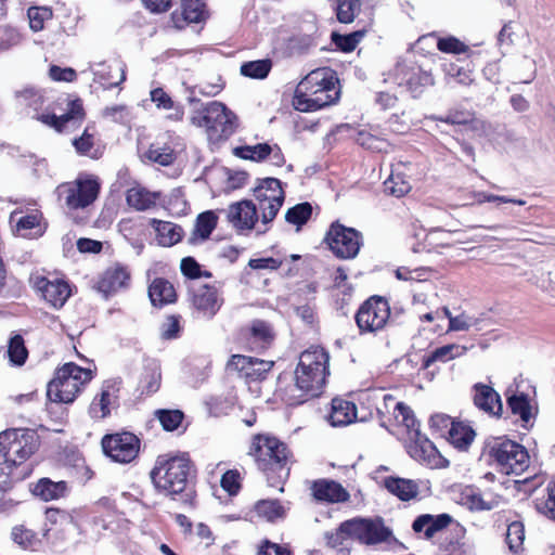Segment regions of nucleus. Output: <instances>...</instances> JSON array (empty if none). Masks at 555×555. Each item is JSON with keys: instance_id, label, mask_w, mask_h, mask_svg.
<instances>
[{"instance_id": "nucleus-28", "label": "nucleus", "mask_w": 555, "mask_h": 555, "mask_svg": "<svg viewBox=\"0 0 555 555\" xmlns=\"http://www.w3.org/2000/svg\"><path fill=\"white\" fill-rule=\"evenodd\" d=\"M452 521L449 514L430 515L423 514L418 516L412 525L415 532H424L426 539H431L437 532L447 528Z\"/></svg>"}, {"instance_id": "nucleus-3", "label": "nucleus", "mask_w": 555, "mask_h": 555, "mask_svg": "<svg viewBox=\"0 0 555 555\" xmlns=\"http://www.w3.org/2000/svg\"><path fill=\"white\" fill-rule=\"evenodd\" d=\"M338 95L334 73L325 67L318 68L297 85L293 106L300 112H314L335 103Z\"/></svg>"}, {"instance_id": "nucleus-19", "label": "nucleus", "mask_w": 555, "mask_h": 555, "mask_svg": "<svg viewBox=\"0 0 555 555\" xmlns=\"http://www.w3.org/2000/svg\"><path fill=\"white\" fill-rule=\"evenodd\" d=\"M223 211L229 223L238 232L251 231L259 219L257 206L249 199L235 202Z\"/></svg>"}, {"instance_id": "nucleus-2", "label": "nucleus", "mask_w": 555, "mask_h": 555, "mask_svg": "<svg viewBox=\"0 0 555 555\" xmlns=\"http://www.w3.org/2000/svg\"><path fill=\"white\" fill-rule=\"evenodd\" d=\"M328 353L321 347H311L299 357L295 370V384L284 392L288 405H298L309 397H317L322 391L328 371Z\"/></svg>"}, {"instance_id": "nucleus-22", "label": "nucleus", "mask_w": 555, "mask_h": 555, "mask_svg": "<svg viewBox=\"0 0 555 555\" xmlns=\"http://www.w3.org/2000/svg\"><path fill=\"white\" fill-rule=\"evenodd\" d=\"M36 287L44 300L55 308H61L70 295L68 284L60 280L51 281L47 278H39L36 281Z\"/></svg>"}, {"instance_id": "nucleus-24", "label": "nucleus", "mask_w": 555, "mask_h": 555, "mask_svg": "<svg viewBox=\"0 0 555 555\" xmlns=\"http://www.w3.org/2000/svg\"><path fill=\"white\" fill-rule=\"evenodd\" d=\"M286 511L278 500H259L245 514L250 521L274 522L285 517Z\"/></svg>"}, {"instance_id": "nucleus-46", "label": "nucleus", "mask_w": 555, "mask_h": 555, "mask_svg": "<svg viewBox=\"0 0 555 555\" xmlns=\"http://www.w3.org/2000/svg\"><path fill=\"white\" fill-rule=\"evenodd\" d=\"M40 219L41 214L38 211L22 217H17L16 211L11 215V222H15L16 231L24 237L30 234L28 231L39 228Z\"/></svg>"}, {"instance_id": "nucleus-53", "label": "nucleus", "mask_w": 555, "mask_h": 555, "mask_svg": "<svg viewBox=\"0 0 555 555\" xmlns=\"http://www.w3.org/2000/svg\"><path fill=\"white\" fill-rule=\"evenodd\" d=\"M363 30L353 31L348 35H339L337 33L332 34V41L335 43V46L344 51V52H351L356 49L358 43L362 40L364 37Z\"/></svg>"}, {"instance_id": "nucleus-10", "label": "nucleus", "mask_w": 555, "mask_h": 555, "mask_svg": "<svg viewBox=\"0 0 555 555\" xmlns=\"http://www.w3.org/2000/svg\"><path fill=\"white\" fill-rule=\"evenodd\" d=\"M257 211L260 210L262 224L273 221L284 203L282 183L275 178H264L254 189Z\"/></svg>"}, {"instance_id": "nucleus-51", "label": "nucleus", "mask_w": 555, "mask_h": 555, "mask_svg": "<svg viewBox=\"0 0 555 555\" xmlns=\"http://www.w3.org/2000/svg\"><path fill=\"white\" fill-rule=\"evenodd\" d=\"M525 541V527L520 521H513L506 531V542L511 552L518 554Z\"/></svg>"}, {"instance_id": "nucleus-61", "label": "nucleus", "mask_w": 555, "mask_h": 555, "mask_svg": "<svg viewBox=\"0 0 555 555\" xmlns=\"http://www.w3.org/2000/svg\"><path fill=\"white\" fill-rule=\"evenodd\" d=\"M479 319L462 313L456 317H450L449 331H467L470 327H478Z\"/></svg>"}, {"instance_id": "nucleus-56", "label": "nucleus", "mask_w": 555, "mask_h": 555, "mask_svg": "<svg viewBox=\"0 0 555 555\" xmlns=\"http://www.w3.org/2000/svg\"><path fill=\"white\" fill-rule=\"evenodd\" d=\"M395 273L396 278L401 281L423 282L429 279L431 270L424 267L415 269H410L408 267H399Z\"/></svg>"}, {"instance_id": "nucleus-49", "label": "nucleus", "mask_w": 555, "mask_h": 555, "mask_svg": "<svg viewBox=\"0 0 555 555\" xmlns=\"http://www.w3.org/2000/svg\"><path fill=\"white\" fill-rule=\"evenodd\" d=\"M250 338L258 347H267L273 338L270 325L264 321L255 320L250 326Z\"/></svg>"}, {"instance_id": "nucleus-59", "label": "nucleus", "mask_w": 555, "mask_h": 555, "mask_svg": "<svg viewBox=\"0 0 555 555\" xmlns=\"http://www.w3.org/2000/svg\"><path fill=\"white\" fill-rule=\"evenodd\" d=\"M358 10V0H338L337 18L341 23H351L354 20L356 12Z\"/></svg>"}, {"instance_id": "nucleus-54", "label": "nucleus", "mask_w": 555, "mask_h": 555, "mask_svg": "<svg viewBox=\"0 0 555 555\" xmlns=\"http://www.w3.org/2000/svg\"><path fill=\"white\" fill-rule=\"evenodd\" d=\"M155 415L167 431L177 429L183 420V413L179 410H158Z\"/></svg>"}, {"instance_id": "nucleus-58", "label": "nucleus", "mask_w": 555, "mask_h": 555, "mask_svg": "<svg viewBox=\"0 0 555 555\" xmlns=\"http://www.w3.org/2000/svg\"><path fill=\"white\" fill-rule=\"evenodd\" d=\"M17 99H21L23 103L35 111L39 109L43 104V95L40 91L35 88L27 87L15 93Z\"/></svg>"}, {"instance_id": "nucleus-15", "label": "nucleus", "mask_w": 555, "mask_h": 555, "mask_svg": "<svg viewBox=\"0 0 555 555\" xmlns=\"http://www.w3.org/2000/svg\"><path fill=\"white\" fill-rule=\"evenodd\" d=\"M190 300L196 312L206 319H212L223 305V298L215 286L193 283L190 286Z\"/></svg>"}, {"instance_id": "nucleus-4", "label": "nucleus", "mask_w": 555, "mask_h": 555, "mask_svg": "<svg viewBox=\"0 0 555 555\" xmlns=\"http://www.w3.org/2000/svg\"><path fill=\"white\" fill-rule=\"evenodd\" d=\"M248 454L255 457L258 468L262 470L268 480L274 477L278 481L285 480L289 475L287 447L274 437L258 435L254 438Z\"/></svg>"}, {"instance_id": "nucleus-5", "label": "nucleus", "mask_w": 555, "mask_h": 555, "mask_svg": "<svg viewBox=\"0 0 555 555\" xmlns=\"http://www.w3.org/2000/svg\"><path fill=\"white\" fill-rule=\"evenodd\" d=\"M35 431L23 428L4 430L0 434L1 474L10 476L13 469L27 461L38 449Z\"/></svg>"}, {"instance_id": "nucleus-30", "label": "nucleus", "mask_w": 555, "mask_h": 555, "mask_svg": "<svg viewBox=\"0 0 555 555\" xmlns=\"http://www.w3.org/2000/svg\"><path fill=\"white\" fill-rule=\"evenodd\" d=\"M357 418L354 403L340 398L332 400V411L328 421L334 427H341L351 424Z\"/></svg>"}, {"instance_id": "nucleus-12", "label": "nucleus", "mask_w": 555, "mask_h": 555, "mask_svg": "<svg viewBox=\"0 0 555 555\" xmlns=\"http://www.w3.org/2000/svg\"><path fill=\"white\" fill-rule=\"evenodd\" d=\"M325 241L333 254L341 259L354 258L363 244V237L359 231L338 222L332 223Z\"/></svg>"}, {"instance_id": "nucleus-8", "label": "nucleus", "mask_w": 555, "mask_h": 555, "mask_svg": "<svg viewBox=\"0 0 555 555\" xmlns=\"http://www.w3.org/2000/svg\"><path fill=\"white\" fill-rule=\"evenodd\" d=\"M486 448L503 474L520 475L529 466L527 450L515 441L498 437L489 440Z\"/></svg>"}, {"instance_id": "nucleus-39", "label": "nucleus", "mask_w": 555, "mask_h": 555, "mask_svg": "<svg viewBox=\"0 0 555 555\" xmlns=\"http://www.w3.org/2000/svg\"><path fill=\"white\" fill-rule=\"evenodd\" d=\"M145 157L160 166H169L173 163L176 155L173 149L168 144L155 142L146 151Z\"/></svg>"}, {"instance_id": "nucleus-32", "label": "nucleus", "mask_w": 555, "mask_h": 555, "mask_svg": "<svg viewBox=\"0 0 555 555\" xmlns=\"http://www.w3.org/2000/svg\"><path fill=\"white\" fill-rule=\"evenodd\" d=\"M160 193L151 192L142 186H133L127 191V204L138 210L145 211L156 207Z\"/></svg>"}, {"instance_id": "nucleus-25", "label": "nucleus", "mask_w": 555, "mask_h": 555, "mask_svg": "<svg viewBox=\"0 0 555 555\" xmlns=\"http://www.w3.org/2000/svg\"><path fill=\"white\" fill-rule=\"evenodd\" d=\"M90 68L94 74V81L99 82L104 89L117 87L126 79L125 66L120 63L114 65L98 63L91 65Z\"/></svg>"}, {"instance_id": "nucleus-18", "label": "nucleus", "mask_w": 555, "mask_h": 555, "mask_svg": "<svg viewBox=\"0 0 555 555\" xmlns=\"http://www.w3.org/2000/svg\"><path fill=\"white\" fill-rule=\"evenodd\" d=\"M42 124L54 128L57 132H69L81 125L85 119L82 103L79 100L68 101L66 113L57 116L46 113L37 116Z\"/></svg>"}, {"instance_id": "nucleus-63", "label": "nucleus", "mask_w": 555, "mask_h": 555, "mask_svg": "<svg viewBox=\"0 0 555 555\" xmlns=\"http://www.w3.org/2000/svg\"><path fill=\"white\" fill-rule=\"evenodd\" d=\"M537 509L539 513L555 520V486L548 489V494L545 500L537 503Z\"/></svg>"}, {"instance_id": "nucleus-6", "label": "nucleus", "mask_w": 555, "mask_h": 555, "mask_svg": "<svg viewBox=\"0 0 555 555\" xmlns=\"http://www.w3.org/2000/svg\"><path fill=\"white\" fill-rule=\"evenodd\" d=\"M191 122L204 128L211 142L230 138L237 128V118L223 103L212 101L196 111Z\"/></svg>"}, {"instance_id": "nucleus-20", "label": "nucleus", "mask_w": 555, "mask_h": 555, "mask_svg": "<svg viewBox=\"0 0 555 555\" xmlns=\"http://www.w3.org/2000/svg\"><path fill=\"white\" fill-rule=\"evenodd\" d=\"M406 449L411 457L430 467H438L442 460L434 443L421 431L409 437Z\"/></svg>"}, {"instance_id": "nucleus-62", "label": "nucleus", "mask_w": 555, "mask_h": 555, "mask_svg": "<svg viewBox=\"0 0 555 555\" xmlns=\"http://www.w3.org/2000/svg\"><path fill=\"white\" fill-rule=\"evenodd\" d=\"M347 525V520L341 522L340 526L333 532H326L325 538L327 545L331 547H337L344 544L347 539H352L350 528H344Z\"/></svg>"}, {"instance_id": "nucleus-55", "label": "nucleus", "mask_w": 555, "mask_h": 555, "mask_svg": "<svg viewBox=\"0 0 555 555\" xmlns=\"http://www.w3.org/2000/svg\"><path fill=\"white\" fill-rule=\"evenodd\" d=\"M29 26L34 31L43 29L44 22L52 17V11L49 8L33 7L28 9Z\"/></svg>"}, {"instance_id": "nucleus-27", "label": "nucleus", "mask_w": 555, "mask_h": 555, "mask_svg": "<svg viewBox=\"0 0 555 555\" xmlns=\"http://www.w3.org/2000/svg\"><path fill=\"white\" fill-rule=\"evenodd\" d=\"M117 401L116 389L113 384H105L101 393L90 404L89 413L92 418L102 420L111 414Z\"/></svg>"}, {"instance_id": "nucleus-57", "label": "nucleus", "mask_w": 555, "mask_h": 555, "mask_svg": "<svg viewBox=\"0 0 555 555\" xmlns=\"http://www.w3.org/2000/svg\"><path fill=\"white\" fill-rule=\"evenodd\" d=\"M385 192L396 197H400L409 193L411 190V184L409 181L401 178L399 175L395 176L393 173L384 182Z\"/></svg>"}, {"instance_id": "nucleus-48", "label": "nucleus", "mask_w": 555, "mask_h": 555, "mask_svg": "<svg viewBox=\"0 0 555 555\" xmlns=\"http://www.w3.org/2000/svg\"><path fill=\"white\" fill-rule=\"evenodd\" d=\"M507 404L512 413L518 415L524 423H528L531 420V406L526 395L511 396L507 399Z\"/></svg>"}, {"instance_id": "nucleus-47", "label": "nucleus", "mask_w": 555, "mask_h": 555, "mask_svg": "<svg viewBox=\"0 0 555 555\" xmlns=\"http://www.w3.org/2000/svg\"><path fill=\"white\" fill-rule=\"evenodd\" d=\"M312 206L305 202L289 208L285 214V220L297 227L299 230L311 217Z\"/></svg>"}, {"instance_id": "nucleus-16", "label": "nucleus", "mask_w": 555, "mask_h": 555, "mask_svg": "<svg viewBox=\"0 0 555 555\" xmlns=\"http://www.w3.org/2000/svg\"><path fill=\"white\" fill-rule=\"evenodd\" d=\"M344 528H350L352 539L367 545L386 542L391 537V531L384 526L380 519L353 518L347 520Z\"/></svg>"}, {"instance_id": "nucleus-11", "label": "nucleus", "mask_w": 555, "mask_h": 555, "mask_svg": "<svg viewBox=\"0 0 555 555\" xmlns=\"http://www.w3.org/2000/svg\"><path fill=\"white\" fill-rule=\"evenodd\" d=\"M392 76L395 82L399 87H404L413 98H418L423 94L425 89L435 83L430 72L425 70L415 62L408 60L397 63Z\"/></svg>"}, {"instance_id": "nucleus-21", "label": "nucleus", "mask_w": 555, "mask_h": 555, "mask_svg": "<svg viewBox=\"0 0 555 555\" xmlns=\"http://www.w3.org/2000/svg\"><path fill=\"white\" fill-rule=\"evenodd\" d=\"M130 280L131 274L128 267L115 263L103 272L98 282V289L106 295L116 293L120 289L128 288Z\"/></svg>"}, {"instance_id": "nucleus-64", "label": "nucleus", "mask_w": 555, "mask_h": 555, "mask_svg": "<svg viewBox=\"0 0 555 555\" xmlns=\"http://www.w3.org/2000/svg\"><path fill=\"white\" fill-rule=\"evenodd\" d=\"M258 555H292L286 546L264 540L258 547Z\"/></svg>"}, {"instance_id": "nucleus-60", "label": "nucleus", "mask_w": 555, "mask_h": 555, "mask_svg": "<svg viewBox=\"0 0 555 555\" xmlns=\"http://www.w3.org/2000/svg\"><path fill=\"white\" fill-rule=\"evenodd\" d=\"M22 40L17 29L11 26L0 27V52L17 46Z\"/></svg>"}, {"instance_id": "nucleus-7", "label": "nucleus", "mask_w": 555, "mask_h": 555, "mask_svg": "<svg viewBox=\"0 0 555 555\" xmlns=\"http://www.w3.org/2000/svg\"><path fill=\"white\" fill-rule=\"evenodd\" d=\"M92 378L91 370L80 367L73 362L65 363L49 383L47 396L53 402L72 403Z\"/></svg>"}, {"instance_id": "nucleus-43", "label": "nucleus", "mask_w": 555, "mask_h": 555, "mask_svg": "<svg viewBox=\"0 0 555 555\" xmlns=\"http://www.w3.org/2000/svg\"><path fill=\"white\" fill-rule=\"evenodd\" d=\"M269 143H258L255 145H243L237 146L233 150L235 156L242 159H248L253 162H262L267 159L270 154Z\"/></svg>"}, {"instance_id": "nucleus-33", "label": "nucleus", "mask_w": 555, "mask_h": 555, "mask_svg": "<svg viewBox=\"0 0 555 555\" xmlns=\"http://www.w3.org/2000/svg\"><path fill=\"white\" fill-rule=\"evenodd\" d=\"M73 145L79 155L98 159L102 155V146L94 135L93 128L87 127L79 138L73 140Z\"/></svg>"}, {"instance_id": "nucleus-14", "label": "nucleus", "mask_w": 555, "mask_h": 555, "mask_svg": "<svg viewBox=\"0 0 555 555\" xmlns=\"http://www.w3.org/2000/svg\"><path fill=\"white\" fill-rule=\"evenodd\" d=\"M104 453L117 463H130L140 450V440L131 433L106 435L102 439Z\"/></svg>"}, {"instance_id": "nucleus-52", "label": "nucleus", "mask_w": 555, "mask_h": 555, "mask_svg": "<svg viewBox=\"0 0 555 555\" xmlns=\"http://www.w3.org/2000/svg\"><path fill=\"white\" fill-rule=\"evenodd\" d=\"M271 69V62L269 60H257L246 62L241 66V74L254 79H263L268 76Z\"/></svg>"}, {"instance_id": "nucleus-34", "label": "nucleus", "mask_w": 555, "mask_h": 555, "mask_svg": "<svg viewBox=\"0 0 555 555\" xmlns=\"http://www.w3.org/2000/svg\"><path fill=\"white\" fill-rule=\"evenodd\" d=\"M149 297L153 306L163 307L176 300V292L170 282L158 278L151 283Z\"/></svg>"}, {"instance_id": "nucleus-29", "label": "nucleus", "mask_w": 555, "mask_h": 555, "mask_svg": "<svg viewBox=\"0 0 555 555\" xmlns=\"http://www.w3.org/2000/svg\"><path fill=\"white\" fill-rule=\"evenodd\" d=\"M385 488L401 501H410L415 499L420 492V485L416 480L400 478V477H386L384 479Z\"/></svg>"}, {"instance_id": "nucleus-38", "label": "nucleus", "mask_w": 555, "mask_h": 555, "mask_svg": "<svg viewBox=\"0 0 555 555\" xmlns=\"http://www.w3.org/2000/svg\"><path fill=\"white\" fill-rule=\"evenodd\" d=\"M449 441L459 450H466L475 438V431L463 423H451L448 430Z\"/></svg>"}, {"instance_id": "nucleus-26", "label": "nucleus", "mask_w": 555, "mask_h": 555, "mask_svg": "<svg viewBox=\"0 0 555 555\" xmlns=\"http://www.w3.org/2000/svg\"><path fill=\"white\" fill-rule=\"evenodd\" d=\"M313 496L318 501L328 503L346 502L349 499L347 490L338 482L333 480H319L312 487Z\"/></svg>"}, {"instance_id": "nucleus-35", "label": "nucleus", "mask_w": 555, "mask_h": 555, "mask_svg": "<svg viewBox=\"0 0 555 555\" xmlns=\"http://www.w3.org/2000/svg\"><path fill=\"white\" fill-rule=\"evenodd\" d=\"M384 403L386 406H388V403H393L395 418L408 429L409 437L414 435L415 431H420V424L410 406L403 402H395L393 397L390 395L384 396Z\"/></svg>"}, {"instance_id": "nucleus-41", "label": "nucleus", "mask_w": 555, "mask_h": 555, "mask_svg": "<svg viewBox=\"0 0 555 555\" xmlns=\"http://www.w3.org/2000/svg\"><path fill=\"white\" fill-rule=\"evenodd\" d=\"M443 72L449 81L454 80L463 86H469L474 81L473 69L469 63L466 66H461L457 63H446L443 64Z\"/></svg>"}, {"instance_id": "nucleus-9", "label": "nucleus", "mask_w": 555, "mask_h": 555, "mask_svg": "<svg viewBox=\"0 0 555 555\" xmlns=\"http://www.w3.org/2000/svg\"><path fill=\"white\" fill-rule=\"evenodd\" d=\"M101 184L92 175H79L74 181L65 182L56 188L60 202L68 210L83 209L98 198Z\"/></svg>"}, {"instance_id": "nucleus-17", "label": "nucleus", "mask_w": 555, "mask_h": 555, "mask_svg": "<svg viewBox=\"0 0 555 555\" xmlns=\"http://www.w3.org/2000/svg\"><path fill=\"white\" fill-rule=\"evenodd\" d=\"M273 361L260 360L243 354H234L227 364L229 372L236 373L246 382L261 380L271 371Z\"/></svg>"}, {"instance_id": "nucleus-23", "label": "nucleus", "mask_w": 555, "mask_h": 555, "mask_svg": "<svg viewBox=\"0 0 555 555\" xmlns=\"http://www.w3.org/2000/svg\"><path fill=\"white\" fill-rule=\"evenodd\" d=\"M473 390L474 404L479 410L492 416L501 415V397L491 386L478 383L474 385Z\"/></svg>"}, {"instance_id": "nucleus-44", "label": "nucleus", "mask_w": 555, "mask_h": 555, "mask_svg": "<svg viewBox=\"0 0 555 555\" xmlns=\"http://www.w3.org/2000/svg\"><path fill=\"white\" fill-rule=\"evenodd\" d=\"M465 348L459 345H446L435 349L428 357L424 359V367H429L434 362H447L455 357L461 356Z\"/></svg>"}, {"instance_id": "nucleus-45", "label": "nucleus", "mask_w": 555, "mask_h": 555, "mask_svg": "<svg viewBox=\"0 0 555 555\" xmlns=\"http://www.w3.org/2000/svg\"><path fill=\"white\" fill-rule=\"evenodd\" d=\"M11 539L23 550H34L35 546L39 543L37 534L23 525H18L12 528Z\"/></svg>"}, {"instance_id": "nucleus-42", "label": "nucleus", "mask_w": 555, "mask_h": 555, "mask_svg": "<svg viewBox=\"0 0 555 555\" xmlns=\"http://www.w3.org/2000/svg\"><path fill=\"white\" fill-rule=\"evenodd\" d=\"M182 16L185 22L199 23L207 16L204 0H181Z\"/></svg>"}, {"instance_id": "nucleus-13", "label": "nucleus", "mask_w": 555, "mask_h": 555, "mask_svg": "<svg viewBox=\"0 0 555 555\" xmlns=\"http://www.w3.org/2000/svg\"><path fill=\"white\" fill-rule=\"evenodd\" d=\"M389 317L388 301L383 297L373 296L360 306L356 322L361 333H376L386 326Z\"/></svg>"}, {"instance_id": "nucleus-1", "label": "nucleus", "mask_w": 555, "mask_h": 555, "mask_svg": "<svg viewBox=\"0 0 555 555\" xmlns=\"http://www.w3.org/2000/svg\"><path fill=\"white\" fill-rule=\"evenodd\" d=\"M195 469L188 454L157 456L150 473L152 482L158 493L179 500L185 506H193L195 492L191 480Z\"/></svg>"}, {"instance_id": "nucleus-36", "label": "nucleus", "mask_w": 555, "mask_h": 555, "mask_svg": "<svg viewBox=\"0 0 555 555\" xmlns=\"http://www.w3.org/2000/svg\"><path fill=\"white\" fill-rule=\"evenodd\" d=\"M67 492V485L65 481H53L49 478H41L33 487L34 495L40 498L42 501H52L64 498Z\"/></svg>"}, {"instance_id": "nucleus-37", "label": "nucleus", "mask_w": 555, "mask_h": 555, "mask_svg": "<svg viewBox=\"0 0 555 555\" xmlns=\"http://www.w3.org/2000/svg\"><path fill=\"white\" fill-rule=\"evenodd\" d=\"M218 222V216L212 210H207L202 212L196 218V222L194 225V230L192 232V236L190 237L191 243H196L197 241H206L211 232L216 229Z\"/></svg>"}, {"instance_id": "nucleus-40", "label": "nucleus", "mask_w": 555, "mask_h": 555, "mask_svg": "<svg viewBox=\"0 0 555 555\" xmlns=\"http://www.w3.org/2000/svg\"><path fill=\"white\" fill-rule=\"evenodd\" d=\"M459 502L472 511H488L492 508V505L482 499L480 492L472 487L461 489Z\"/></svg>"}, {"instance_id": "nucleus-50", "label": "nucleus", "mask_w": 555, "mask_h": 555, "mask_svg": "<svg viewBox=\"0 0 555 555\" xmlns=\"http://www.w3.org/2000/svg\"><path fill=\"white\" fill-rule=\"evenodd\" d=\"M8 357L12 364L23 365L28 357L24 339L21 335H14L8 346Z\"/></svg>"}, {"instance_id": "nucleus-31", "label": "nucleus", "mask_w": 555, "mask_h": 555, "mask_svg": "<svg viewBox=\"0 0 555 555\" xmlns=\"http://www.w3.org/2000/svg\"><path fill=\"white\" fill-rule=\"evenodd\" d=\"M150 225L155 230L156 240L162 246L170 247L179 243L182 238L183 230L176 223L158 219H151Z\"/></svg>"}]
</instances>
